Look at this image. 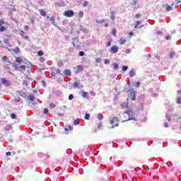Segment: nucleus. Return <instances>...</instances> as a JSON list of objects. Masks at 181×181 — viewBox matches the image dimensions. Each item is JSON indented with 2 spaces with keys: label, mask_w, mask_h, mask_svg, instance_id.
Listing matches in <instances>:
<instances>
[{
  "label": "nucleus",
  "mask_w": 181,
  "mask_h": 181,
  "mask_svg": "<svg viewBox=\"0 0 181 181\" xmlns=\"http://www.w3.org/2000/svg\"><path fill=\"white\" fill-rule=\"evenodd\" d=\"M123 114H127L128 115L127 119L123 120V122H125V121H131V119H135V112L132 110V109H127Z\"/></svg>",
  "instance_id": "obj_1"
},
{
  "label": "nucleus",
  "mask_w": 181,
  "mask_h": 181,
  "mask_svg": "<svg viewBox=\"0 0 181 181\" xmlns=\"http://www.w3.org/2000/svg\"><path fill=\"white\" fill-rule=\"evenodd\" d=\"M72 45L74 47H76V49H80L81 42L78 40V37L72 39Z\"/></svg>",
  "instance_id": "obj_2"
},
{
  "label": "nucleus",
  "mask_w": 181,
  "mask_h": 181,
  "mask_svg": "<svg viewBox=\"0 0 181 181\" xmlns=\"http://www.w3.org/2000/svg\"><path fill=\"white\" fill-rule=\"evenodd\" d=\"M64 16L66 18H73L74 16V11L73 10H68L64 12Z\"/></svg>",
  "instance_id": "obj_3"
},
{
  "label": "nucleus",
  "mask_w": 181,
  "mask_h": 181,
  "mask_svg": "<svg viewBox=\"0 0 181 181\" xmlns=\"http://www.w3.org/2000/svg\"><path fill=\"white\" fill-rule=\"evenodd\" d=\"M74 70H76V74H78V73H81L84 70V67L83 65H78L75 67H74Z\"/></svg>",
  "instance_id": "obj_4"
},
{
  "label": "nucleus",
  "mask_w": 181,
  "mask_h": 181,
  "mask_svg": "<svg viewBox=\"0 0 181 181\" xmlns=\"http://www.w3.org/2000/svg\"><path fill=\"white\" fill-rule=\"evenodd\" d=\"M110 124L112 128H115V127H118V119L117 117H113L112 120H110Z\"/></svg>",
  "instance_id": "obj_5"
},
{
  "label": "nucleus",
  "mask_w": 181,
  "mask_h": 181,
  "mask_svg": "<svg viewBox=\"0 0 181 181\" xmlns=\"http://www.w3.org/2000/svg\"><path fill=\"white\" fill-rule=\"evenodd\" d=\"M118 50H119V47H118V46H117V45H114L110 48V52L112 54H115L118 53Z\"/></svg>",
  "instance_id": "obj_6"
},
{
  "label": "nucleus",
  "mask_w": 181,
  "mask_h": 181,
  "mask_svg": "<svg viewBox=\"0 0 181 181\" xmlns=\"http://www.w3.org/2000/svg\"><path fill=\"white\" fill-rule=\"evenodd\" d=\"M27 100L30 104H33L35 105V95H30L27 97Z\"/></svg>",
  "instance_id": "obj_7"
},
{
  "label": "nucleus",
  "mask_w": 181,
  "mask_h": 181,
  "mask_svg": "<svg viewBox=\"0 0 181 181\" xmlns=\"http://www.w3.org/2000/svg\"><path fill=\"white\" fill-rule=\"evenodd\" d=\"M1 83L6 86V87H9V86H11V82L6 80V78H1Z\"/></svg>",
  "instance_id": "obj_8"
},
{
  "label": "nucleus",
  "mask_w": 181,
  "mask_h": 181,
  "mask_svg": "<svg viewBox=\"0 0 181 181\" xmlns=\"http://www.w3.org/2000/svg\"><path fill=\"white\" fill-rule=\"evenodd\" d=\"M129 95L131 97V100L132 101H135L136 100V93H135V91H134L133 90H131L129 91Z\"/></svg>",
  "instance_id": "obj_9"
},
{
  "label": "nucleus",
  "mask_w": 181,
  "mask_h": 181,
  "mask_svg": "<svg viewBox=\"0 0 181 181\" xmlns=\"http://www.w3.org/2000/svg\"><path fill=\"white\" fill-rule=\"evenodd\" d=\"M165 118L168 122H170L172 121V112L168 111L165 115Z\"/></svg>",
  "instance_id": "obj_10"
},
{
  "label": "nucleus",
  "mask_w": 181,
  "mask_h": 181,
  "mask_svg": "<svg viewBox=\"0 0 181 181\" xmlns=\"http://www.w3.org/2000/svg\"><path fill=\"white\" fill-rule=\"evenodd\" d=\"M143 25H141V21H136V25L134 26L135 29H141Z\"/></svg>",
  "instance_id": "obj_11"
},
{
  "label": "nucleus",
  "mask_w": 181,
  "mask_h": 181,
  "mask_svg": "<svg viewBox=\"0 0 181 181\" xmlns=\"http://www.w3.org/2000/svg\"><path fill=\"white\" fill-rule=\"evenodd\" d=\"M64 74L65 76H71V71L70 69H65V70L64 71Z\"/></svg>",
  "instance_id": "obj_12"
},
{
  "label": "nucleus",
  "mask_w": 181,
  "mask_h": 181,
  "mask_svg": "<svg viewBox=\"0 0 181 181\" xmlns=\"http://www.w3.org/2000/svg\"><path fill=\"white\" fill-rule=\"evenodd\" d=\"M8 52H13V53H19V52H21V49H19V47H17L13 49H9Z\"/></svg>",
  "instance_id": "obj_13"
},
{
  "label": "nucleus",
  "mask_w": 181,
  "mask_h": 181,
  "mask_svg": "<svg viewBox=\"0 0 181 181\" xmlns=\"http://www.w3.org/2000/svg\"><path fill=\"white\" fill-rule=\"evenodd\" d=\"M39 12H40V15H41V16H46V11H45V10L43 8H40L38 9Z\"/></svg>",
  "instance_id": "obj_14"
},
{
  "label": "nucleus",
  "mask_w": 181,
  "mask_h": 181,
  "mask_svg": "<svg viewBox=\"0 0 181 181\" xmlns=\"http://www.w3.org/2000/svg\"><path fill=\"white\" fill-rule=\"evenodd\" d=\"M121 105H122V108H123L124 110L125 109L128 110V102H123Z\"/></svg>",
  "instance_id": "obj_15"
},
{
  "label": "nucleus",
  "mask_w": 181,
  "mask_h": 181,
  "mask_svg": "<svg viewBox=\"0 0 181 181\" xmlns=\"http://www.w3.org/2000/svg\"><path fill=\"white\" fill-rule=\"evenodd\" d=\"M23 62V59L21 57H16V63H22Z\"/></svg>",
  "instance_id": "obj_16"
},
{
  "label": "nucleus",
  "mask_w": 181,
  "mask_h": 181,
  "mask_svg": "<svg viewBox=\"0 0 181 181\" xmlns=\"http://www.w3.org/2000/svg\"><path fill=\"white\" fill-rule=\"evenodd\" d=\"M5 131H11L12 129V125L11 124H7L4 127Z\"/></svg>",
  "instance_id": "obj_17"
},
{
  "label": "nucleus",
  "mask_w": 181,
  "mask_h": 181,
  "mask_svg": "<svg viewBox=\"0 0 181 181\" xmlns=\"http://www.w3.org/2000/svg\"><path fill=\"white\" fill-rule=\"evenodd\" d=\"M74 87L75 88H78V87H80V81L74 82Z\"/></svg>",
  "instance_id": "obj_18"
},
{
  "label": "nucleus",
  "mask_w": 181,
  "mask_h": 181,
  "mask_svg": "<svg viewBox=\"0 0 181 181\" xmlns=\"http://www.w3.org/2000/svg\"><path fill=\"white\" fill-rule=\"evenodd\" d=\"M127 42V40L124 39V38H121L119 40V43L120 45H124V43Z\"/></svg>",
  "instance_id": "obj_19"
},
{
  "label": "nucleus",
  "mask_w": 181,
  "mask_h": 181,
  "mask_svg": "<svg viewBox=\"0 0 181 181\" xmlns=\"http://www.w3.org/2000/svg\"><path fill=\"white\" fill-rule=\"evenodd\" d=\"M17 93L19 95H21V97H25V95H26V93H25V92L21 90L17 91Z\"/></svg>",
  "instance_id": "obj_20"
},
{
  "label": "nucleus",
  "mask_w": 181,
  "mask_h": 181,
  "mask_svg": "<svg viewBox=\"0 0 181 181\" xmlns=\"http://www.w3.org/2000/svg\"><path fill=\"white\" fill-rule=\"evenodd\" d=\"M114 13H115V11H111V13H110V19L112 21H114V19H115V16H114Z\"/></svg>",
  "instance_id": "obj_21"
},
{
  "label": "nucleus",
  "mask_w": 181,
  "mask_h": 181,
  "mask_svg": "<svg viewBox=\"0 0 181 181\" xmlns=\"http://www.w3.org/2000/svg\"><path fill=\"white\" fill-rule=\"evenodd\" d=\"M98 119H99L100 121H101V119H104V115H103V114L99 113L98 115Z\"/></svg>",
  "instance_id": "obj_22"
},
{
  "label": "nucleus",
  "mask_w": 181,
  "mask_h": 181,
  "mask_svg": "<svg viewBox=\"0 0 181 181\" xmlns=\"http://www.w3.org/2000/svg\"><path fill=\"white\" fill-rule=\"evenodd\" d=\"M134 76H135V71H134V69H132L129 71V77H134Z\"/></svg>",
  "instance_id": "obj_23"
},
{
  "label": "nucleus",
  "mask_w": 181,
  "mask_h": 181,
  "mask_svg": "<svg viewBox=\"0 0 181 181\" xmlns=\"http://www.w3.org/2000/svg\"><path fill=\"white\" fill-rule=\"evenodd\" d=\"M175 54H176V53L175 52H170V54H169L170 59H173V57H175Z\"/></svg>",
  "instance_id": "obj_24"
},
{
  "label": "nucleus",
  "mask_w": 181,
  "mask_h": 181,
  "mask_svg": "<svg viewBox=\"0 0 181 181\" xmlns=\"http://www.w3.org/2000/svg\"><path fill=\"white\" fill-rule=\"evenodd\" d=\"M81 95H82L83 98H87V95H88V92H83L81 93Z\"/></svg>",
  "instance_id": "obj_25"
},
{
  "label": "nucleus",
  "mask_w": 181,
  "mask_h": 181,
  "mask_svg": "<svg viewBox=\"0 0 181 181\" xmlns=\"http://www.w3.org/2000/svg\"><path fill=\"white\" fill-rule=\"evenodd\" d=\"M176 103L177 104H181V96L177 95Z\"/></svg>",
  "instance_id": "obj_26"
},
{
  "label": "nucleus",
  "mask_w": 181,
  "mask_h": 181,
  "mask_svg": "<svg viewBox=\"0 0 181 181\" xmlns=\"http://www.w3.org/2000/svg\"><path fill=\"white\" fill-rule=\"evenodd\" d=\"M65 131H73L72 126H68V127H66Z\"/></svg>",
  "instance_id": "obj_27"
},
{
  "label": "nucleus",
  "mask_w": 181,
  "mask_h": 181,
  "mask_svg": "<svg viewBox=\"0 0 181 181\" xmlns=\"http://www.w3.org/2000/svg\"><path fill=\"white\" fill-rule=\"evenodd\" d=\"M83 16H84V12L83 11H80L78 13V18H83Z\"/></svg>",
  "instance_id": "obj_28"
},
{
  "label": "nucleus",
  "mask_w": 181,
  "mask_h": 181,
  "mask_svg": "<svg viewBox=\"0 0 181 181\" xmlns=\"http://www.w3.org/2000/svg\"><path fill=\"white\" fill-rule=\"evenodd\" d=\"M112 33L113 36H117V30L115 28H112Z\"/></svg>",
  "instance_id": "obj_29"
},
{
  "label": "nucleus",
  "mask_w": 181,
  "mask_h": 181,
  "mask_svg": "<svg viewBox=\"0 0 181 181\" xmlns=\"http://www.w3.org/2000/svg\"><path fill=\"white\" fill-rule=\"evenodd\" d=\"M118 67H119L118 64H113L112 69L114 70H117V69H118Z\"/></svg>",
  "instance_id": "obj_30"
},
{
  "label": "nucleus",
  "mask_w": 181,
  "mask_h": 181,
  "mask_svg": "<svg viewBox=\"0 0 181 181\" xmlns=\"http://www.w3.org/2000/svg\"><path fill=\"white\" fill-rule=\"evenodd\" d=\"M20 69H21V70H23V71H25V70H26V66L21 65Z\"/></svg>",
  "instance_id": "obj_31"
},
{
  "label": "nucleus",
  "mask_w": 181,
  "mask_h": 181,
  "mask_svg": "<svg viewBox=\"0 0 181 181\" xmlns=\"http://www.w3.org/2000/svg\"><path fill=\"white\" fill-rule=\"evenodd\" d=\"M1 60L3 62H8V56H4L2 58H1Z\"/></svg>",
  "instance_id": "obj_32"
},
{
  "label": "nucleus",
  "mask_w": 181,
  "mask_h": 181,
  "mask_svg": "<svg viewBox=\"0 0 181 181\" xmlns=\"http://www.w3.org/2000/svg\"><path fill=\"white\" fill-rule=\"evenodd\" d=\"M88 1H83V8L87 7V6H88Z\"/></svg>",
  "instance_id": "obj_33"
},
{
  "label": "nucleus",
  "mask_w": 181,
  "mask_h": 181,
  "mask_svg": "<svg viewBox=\"0 0 181 181\" xmlns=\"http://www.w3.org/2000/svg\"><path fill=\"white\" fill-rule=\"evenodd\" d=\"M6 30V27L0 26V32H5Z\"/></svg>",
  "instance_id": "obj_34"
},
{
  "label": "nucleus",
  "mask_w": 181,
  "mask_h": 181,
  "mask_svg": "<svg viewBox=\"0 0 181 181\" xmlns=\"http://www.w3.org/2000/svg\"><path fill=\"white\" fill-rule=\"evenodd\" d=\"M11 118L12 119H16V115H15V113H12V114L11 115Z\"/></svg>",
  "instance_id": "obj_35"
},
{
  "label": "nucleus",
  "mask_w": 181,
  "mask_h": 181,
  "mask_svg": "<svg viewBox=\"0 0 181 181\" xmlns=\"http://www.w3.org/2000/svg\"><path fill=\"white\" fill-rule=\"evenodd\" d=\"M49 19H50L52 25H56V23L54 22V17H51Z\"/></svg>",
  "instance_id": "obj_36"
},
{
  "label": "nucleus",
  "mask_w": 181,
  "mask_h": 181,
  "mask_svg": "<svg viewBox=\"0 0 181 181\" xmlns=\"http://www.w3.org/2000/svg\"><path fill=\"white\" fill-rule=\"evenodd\" d=\"M74 125H78L80 124V121L78 119H76L74 122Z\"/></svg>",
  "instance_id": "obj_37"
},
{
  "label": "nucleus",
  "mask_w": 181,
  "mask_h": 181,
  "mask_svg": "<svg viewBox=\"0 0 181 181\" xmlns=\"http://www.w3.org/2000/svg\"><path fill=\"white\" fill-rule=\"evenodd\" d=\"M166 40H172V35H167L165 37Z\"/></svg>",
  "instance_id": "obj_38"
},
{
  "label": "nucleus",
  "mask_w": 181,
  "mask_h": 181,
  "mask_svg": "<svg viewBox=\"0 0 181 181\" xmlns=\"http://www.w3.org/2000/svg\"><path fill=\"white\" fill-rule=\"evenodd\" d=\"M85 119H90V114H86L84 117Z\"/></svg>",
  "instance_id": "obj_39"
},
{
  "label": "nucleus",
  "mask_w": 181,
  "mask_h": 181,
  "mask_svg": "<svg viewBox=\"0 0 181 181\" xmlns=\"http://www.w3.org/2000/svg\"><path fill=\"white\" fill-rule=\"evenodd\" d=\"M166 11H168V12H169V11H172V7L170 6H167Z\"/></svg>",
  "instance_id": "obj_40"
},
{
  "label": "nucleus",
  "mask_w": 181,
  "mask_h": 181,
  "mask_svg": "<svg viewBox=\"0 0 181 181\" xmlns=\"http://www.w3.org/2000/svg\"><path fill=\"white\" fill-rule=\"evenodd\" d=\"M49 113V109L45 108L44 109L43 114H48Z\"/></svg>",
  "instance_id": "obj_41"
},
{
  "label": "nucleus",
  "mask_w": 181,
  "mask_h": 181,
  "mask_svg": "<svg viewBox=\"0 0 181 181\" xmlns=\"http://www.w3.org/2000/svg\"><path fill=\"white\" fill-rule=\"evenodd\" d=\"M127 70H128V66H122V71H127Z\"/></svg>",
  "instance_id": "obj_42"
},
{
  "label": "nucleus",
  "mask_w": 181,
  "mask_h": 181,
  "mask_svg": "<svg viewBox=\"0 0 181 181\" xmlns=\"http://www.w3.org/2000/svg\"><path fill=\"white\" fill-rule=\"evenodd\" d=\"M57 65L59 66V67H62V66H64V64H63V62H58Z\"/></svg>",
  "instance_id": "obj_43"
},
{
  "label": "nucleus",
  "mask_w": 181,
  "mask_h": 181,
  "mask_svg": "<svg viewBox=\"0 0 181 181\" xmlns=\"http://www.w3.org/2000/svg\"><path fill=\"white\" fill-rule=\"evenodd\" d=\"M49 107H50V108H54L56 107V105H54V103H50Z\"/></svg>",
  "instance_id": "obj_44"
},
{
  "label": "nucleus",
  "mask_w": 181,
  "mask_h": 181,
  "mask_svg": "<svg viewBox=\"0 0 181 181\" xmlns=\"http://www.w3.org/2000/svg\"><path fill=\"white\" fill-rule=\"evenodd\" d=\"M137 3H138V0H133L132 5H136Z\"/></svg>",
  "instance_id": "obj_45"
},
{
  "label": "nucleus",
  "mask_w": 181,
  "mask_h": 181,
  "mask_svg": "<svg viewBox=\"0 0 181 181\" xmlns=\"http://www.w3.org/2000/svg\"><path fill=\"white\" fill-rule=\"evenodd\" d=\"M95 62H96L97 63H100V62H101V58H96V59H95Z\"/></svg>",
  "instance_id": "obj_46"
},
{
  "label": "nucleus",
  "mask_w": 181,
  "mask_h": 181,
  "mask_svg": "<svg viewBox=\"0 0 181 181\" xmlns=\"http://www.w3.org/2000/svg\"><path fill=\"white\" fill-rule=\"evenodd\" d=\"M73 98H74V95L73 94L69 95V100H73Z\"/></svg>",
  "instance_id": "obj_47"
},
{
  "label": "nucleus",
  "mask_w": 181,
  "mask_h": 181,
  "mask_svg": "<svg viewBox=\"0 0 181 181\" xmlns=\"http://www.w3.org/2000/svg\"><path fill=\"white\" fill-rule=\"evenodd\" d=\"M106 46L107 47H110V46H111V41H107Z\"/></svg>",
  "instance_id": "obj_48"
},
{
  "label": "nucleus",
  "mask_w": 181,
  "mask_h": 181,
  "mask_svg": "<svg viewBox=\"0 0 181 181\" xmlns=\"http://www.w3.org/2000/svg\"><path fill=\"white\" fill-rule=\"evenodd\" d=\"M164 127L165 128H169V124H168V122H165L164 123Z\"/></svg>",
  "instance_id": "obj_49"
},
{
  "label": "nucleus",
  "mask_w": 181,
  "mask_h": 181,
  "mask_svg": "<svg viewBox=\"0 0 181 181\" xmlns=\"http://www.w3.org/2000/svg\"><path fill=\"white\" fill-rule=\"evenodd\" d=\"M78 56H84V52L83 51L79 52Z\"/></svg>",
  "instance_id": "obj_50"
},
{
  "label": "nucleus",
  "mask_w": 181,
  "mask_h": 181,
  "mask_svg": "<svg viewBox=\"0 0 181 181\" xmlns=\"http://www.w3.org/2000/svg\"><path fill=\"white\" fill-rule=\"evenodd\" d=\"M104 63H105V64H109V63H110V59H105V60L104 61Z\"/></svg>",
  "instance_id": "obj_51"
},
{
  "label": "nucleus",
  "mask_w": 181,
  "mask_h": 181,
  "mask_svg": "<svg viewBox=\"0 0 181 181\" xmlns=\"http://www.w3.org/2000/svg\"><path fill=\"white\" fill-rule=\"evenodd\" d=\"M105 21V19H103V20L100 21H97L96 23H104Z\"/></svg>",
  "instance_id": "obj_52"
},
{
  "label": "nucleus",
  "mask_w": 181,
  "mask_h": 181,
  "mask_svg": "<svg viewBox=\"0 0 181 181\" xmlns=\"http://www.w3.org/2000/svg\"><path fill=\"white\" fill-rule=\"evenodd\" d=\"M38 56H43V51H39Z\"/></svg>",
  "instance_id": "obj_53"
},
{
  "label": "nucleus",
  "mask_w": 181,
  "mask_h": 181,
  "mask_svg": "<svg viewBox=\"0 0 181 181\" xmlns=\"http://www.w3.org/2000/svg\"><path fill=\"white\" fill-rule=\"evenodd\" d=\"M5 23L4 20L0 21V26H2Z\"/></svg>",
  "instance_id": "obj_54"
},
{
  "label": "nucleus",
  "mask_w": 181,
  "mask_h": 181,
  "mask_svg": "<svg viewBox=\"0 0 181 181\" xmlns=\"http://www.w3.org/2000/svg\"><path fill=\"white\" fill-rule=\"evenodd\" d=\"M56 71L58 74H62V71H60V69H56Z\"/></svg>",
  "instance_id": "obj_55"
},
{
  "label": "nucleus",
  "mask_w": 181,
  "mask_h": 181,
  "mask_svg": "<svg viewBox=\"0 0 181 181\" xmlns=\"http://www.w3.org/2000/svg\"><path fill=\"white\" fill-rule=\"evenodd\" d=\"M24 30H29V26H28V25H25V26H24Z\"/></svg>",
  "instance_id": "obj_56"
},
{
  "label": "nucleus",
  "mask_w": 181,
  "mask_h": 181,
  "mask_svg": "<svg viewBox=\"0 0 181 181\" xmlns=\"http://www.w3.org/2000/svg\"><path fill=\"white\" fill-rule=\"evenodd\" d=\"M135 18H136V19H138V18H141V14H139V13L136 14V15H135Z\"/></svg>",
  "instance_id": "obj_57"
},
{
  "label": "nucleus",
  "mask_w": 181,
  "mask_h": 181,
  "mask_svg": "<svg viewBox=\"0 0 181 181\" xmlns=\"http://www.w3.org/2000/svg\"><path fill=\"white\" fill-rule=\"evenodd\" d=\"M14 100L16 101V103H19L21 102V98H15Z\"/></svg>",
  "instance_id": "obj_58"
},
{
  "label": "nucleus",
  "mask_w": 181,
  "mask_h": 181,
  "mask_svg": "<svg viewBox=\"0 0 181 181\" xmlns=\"http://www.w3.org/2000/svg\"><path fill=\"white\" fill-rule=\"evenodd\" d=\"M6 156H11V151L6 152Z\"/></svg>",
  "instance_id": "obj_59"
},
{
  "label": "nucleus",
  "mask_w": 181,
  "mask_h": 181,
  "mask_svg": "<svg viewBox=\"0 0 181 181\" xmlns=\"http://www.w3.org/2000/svg\"><path fill=\"white\" fill-rule=\"evenodd\" d=\"M136 87H137V88H139V87H141V83L137 82L136 83Z\"/></svg>",
  "instance_id": "obj_60"
},
{
  "label": "nucleus",
  "mask_w": 181,
  "mask_h": 181,
  "mask_svg": "<svg viewBox=\"0 0 181 181\" xmlns=\"http://www.w3.org/2000/svg\"><path fill=\"white\" fill-rule=\"evenodd\" d=\"M90 94H91V95H95V92H94V91H90Z\"/></svg>",
  "instance_id": "obj_61"
},
{
  "label": "nucleus",
  "mask_w": 181,
  "mask_h": 181,
  "mask_svg": "<svg viewBox=\"0 0 181 181\" xmlns=\"http://www.w3.org/2000/svg\"><path fill=\"white\" fill-rule=\"evenodd\" d=\"M51 76H52V77H55L56 76V73L55 72H52Z\"/></svg>",
  "instance_id": "obj_62"
},
{
  "label": "nucleus",
  "mask_w": 181,
  "mask_h": 181,
  "mask_svg": "<svg viewBox=\"0 0 181 181\" xmlns=\"http://www.w3.org/2000/svg\"><path fill=\"white\" fill-rule=\"evenodd\" d=\"M8 39H4V43H8Z\"/></svg>",
  "instance_id": "obj_63"
},
{
  "label": "nucleus",
  "mask_w": 181,
  "mask_h": 181,
  "mask_svg": "<svg viewBox=\"0 0 181 181\" xmlns=\"http://www.w3.org/2000/svg\"><path fill=\"white\" fill-rule=\"evenodd\" d=\"M105 28H108V23L104 24Z\"/></svg>",
  "instance_id": "obj_64"
}]
</instances>
